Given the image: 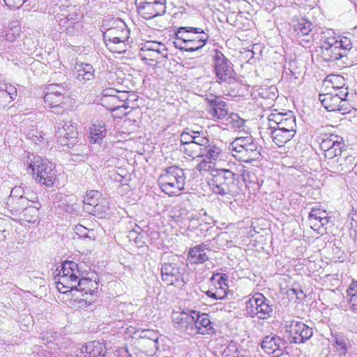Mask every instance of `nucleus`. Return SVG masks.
Returning <instances> with one entry per match:
<instances>
[{
	"label": "nucleus",
	"instance_id": "2eb2a0df",
	"mask_svg": "<svg viewBox=\"0 0 357 357\" xmlns=\"http://www.w3.org/2000/svg\"><path fill=\"white\" fill-rule=\"evenodd\" d=\"M105 352V343L94 340L86 342L81 349H77L73 357H103Z\"/></svg>",
	"mask_w": 357,
	"mask_h": 357
},
{
	"label": "nucleus",
	"instance_id": "338daca9",
	"mask_svg": "<svg viewBox=\"0 0 357 357\" xmlns=\"http://www.w3.org/2000/svg\"><path fill=\"white\" fill-rule=\"evenodd\" d=\"M328 223V220L327 218V214L326 213V216L322 218V219L319 221V229H321V228L324 227Z\"/></svg>",
	"mask_w": 357,
	"mask_h": 357
},
{
	"label": "nucleus",
	"instance_id": "473e14b6",
	"mask_svg": "<svg viewBox=\"0 0 357 357\" xmlns=\"http://www.w3.org/2000/svg\"><path fill=\"white\" fill-rule=\"evenodd\" d=\"M331 342H333V345L335 346L337 351L340 352V354H345L347 350V342L346 339L339 335H334L331 337Z\"/></svg>",
	"mask_w": 357,
	"mask_h": 357
},
{
	"label": "nucleus",
	"instance_id": "f03ea898",
	"mask_svg": "<svg viewBox=\"0 0 357 357\" xmlns=\"http://www.w3.org/2000/svg\"><path fill=\"white\" fill-rule=\"evenodd\" d=\"M321 41L320 56L327 62H333L347 56L352 48L350 38L345 36L336 37L331 29L322 33Z\"/></svg>",
	"mask_w": 357,
	"mask_h": 357
},
{
	"label": "nucleus",
	"instance_id": "052dcab7",
	"mask_svg": "<svg viewBox=\"0 0 357 357\" xmlns=\"http://www.w3.org/2000/svg\"><path fill=\"white\" fill-rule=\"evenodd\" d=\"M22 192L23 190L20 187H15L12 189L9 197H19L20 195H22Z\"/></svg>",
	"mask_w": 357,
	"mask_h": 357
},
{
	"label": "nucleus",
	"instance_id": "f3484780",
	"mask_svg": "<svg viewBox=\"0 0 357 357\" xmlns=\"http://www.w3.org/2000/svg\"><path fill=\"white\" fill-rule=\"evenodd\" d=\"M261 349L268 354H273L275 356H280L283 353L285 344L280 337L274 335L266 336L261 343Z\"/></svg>",
	"mask_w": 357,
	"mask_h": 357
},
{
	"label": "nucleus",
	"instance_id": "dca6fc26",
	"mask_svg": "<svg viewBox=\"0 0 357 357\" xmlns=\"http://www.w3.org/2000/svg\"><path fill=\"white\" fill-rule=\"evenodd\" d=\"M228 105L220 97L206 99V111L212 119H223L228 115Z\"/></svg>",
	"mask_w": 357,
	"mask_h": 357
},
{
	"label": "nucleus",
	"instance_id": "4c0bfd02",
	"mask_svg": "<svg viewBox=\"0 0 357 357\" xmlns=\"http://www.w3.org/2000/svg\"><path fill=\"white\" fill-rule=\"evenodd\" d=\"M107 130L105 123L100 119L92 121L89 134H102Z\"/></svg>",
	"mask_w": 357,
	"mask_h": 357
},
{
	"label": "nucleus",
	"instance_id": "e2e57ef3",
	"mask_svg": "<svg viewBox=\"0 0 357 357\" xmlns=\"http://www.w3.org/2000/svg\"><path fill=\"white\" fill-rule=\"evenodd\" d=\"M3 37L4 39L8 42H13L17 38L10 30L6 31Z\"/></svg>",
	"mask_w": 357,
	"mask_h": 357
},
{
	"label": "nucleus",
	"instance_id": "58836bf2",
	"mask_svg": "<svg viewBox=\"0 0 357 357\" xmlns=\"http://www.w3.org/2000/svg\"><path fill=\"white\" fill-rule=\"evenodd\" d=\"M183 137V135H181ZM186 138H190L192 142L200 147L207 149L209 147L210 141L204 135H184Z\"/></svg>",
	"mask_w": 357,
	"mask_h": 357
},
{
	"label": "nucleus",
	"instance_id": "2f4dec72",
	"mask_svg": "<svg viewBox=\"0 0 357 357\" xmlns=\"http://www.w3.org/2000/svg\"><path fill=\"white\" fill-rule=\"evenodd\" d=\"M277 125V129L280 130L284 132H289L291 131H294V128L296 127V122L294 118H284L281 119V121L278 123H275Z\"/></svg>",
	"mask_w": 357,
	"mask_h": 357
},
{
	"label": "nucleus",
	"instance_id": "aec40b11",
	"mask_svg": "<svg viewBox=\"0 0 357 357\" xmlns=\"http://www.w3.org/2000/svg\"><path fill=\"white\" fill-rule=\"evenodd\" d=\"M7 205L13 215H20L29 205V199L20 195L19 197H8Z\"/></svg>",
	"mask_w": 357,
	"mask_h": 357
},
{
	"label": "nucleus",
	"instance_id": "4be33fe9",
	"mask_svg": "<svg viewBox=\"0 0 357 357\" xmlns=\"http://www.w3.org/2000/svg\"><path fill=\"white\" fill-rule=\"evenodd\" d=\"M56 22H58L60 26L59 29L61 31L63 29H66V26H72L80 24L79 15L76 12L72 13L67 15H56Z\"/></svg>",
	"mask_w": 357,
	"mask_h": 357
},
{
	"label": "nucleus",
	"instance_id": "6ab92c4d",
	"mask_svg": "<svg viewBox=\"0 0 357 357\" xmlns=\"http://www.w3.org/2000/svg\"><path fill=\"white\" fill-rule=\"evenodd\" d=\"M210 251L211 250L204 244L197 245L190 249L188 260L190 264H203L208 260L209 257L207 253Z\"/></svg>",
	"mask_w": 357,
	"mask_h": 357
},
{
	"label": "nucleus",
	"instance_id": "a18cd8bd",
	"mask_svg": "<svg viewBox=\"0 0 357 357\" xmlns=\"http://www.w3.org/2000/svg\"><path fill=\"white\" fill-rule=\"evenodd\" d=\"M126 41H122L116 45L110 44L109 46V50L114 53L123 54L126 51Z\"/></svg>",
	"mask_w": 357,
	"mask_h": 357
},
{
	"label": "nucleus",
	"instance_id": "69168bd1",
	"mask_svg": "<svg viewBox=\"0 0 357 357\" xmlns=\"http://www.w3.org/2000/svg\"><path fill=\"white\" fill-rule=\"evenodd\" d=\"M205 294L208 297L217 300V294L215 293L214 287L209 289Z\"/></svg>",
	"mask_w": 357,
	"mask_h": 357
},
{
	"label": "nucleus",
	"instance_id": "ddd939ff",
	"mask_svg": "<svg viewBox=\"0 0 357 357\" xmlns=\"http://www.w3.org/2000/svg\"><path fill=\"white\" fill-rule=\"evenodd\" d=\"M67 89L61 84H49L45 89L44 101L47 106H55L56 109H61V105L63 103L64 95Z\"/></svg>",
	"mask_w": 357,
	"mask_h": 357
},
{
	"label": "nucleus",
	"instance_id": "7c9ffc66",
	"mask_svg": "<svg viewBox=\"0 0 357 357\" xmlns=\"http://www.w3.org/2000/svg\"><path fill=\"white\" fill-rule=\"evenodd\" d=\"M181 144L183 146V151L185 153L191 157H194L195 155L198 156L200 153H202V148L195 144L191 140L184 141L182 139Z\"/></svg>",
	"mask_w": 357,
	"mask_h": 357
},
{
	"label": "nucleus",
	"instance_id": "4468645a",
	"mask_svg": "<svg viewBox=\"0 0 357 357\" xmlns=\"http://www.w3.org/2000/svg\"><path fill=\"white\" fill-rule=\"evenodd\" d=\"M312 24L306 19L302 18L294 25V33L296 40L303 47L310 46L312 42L310 35Z\"/></svg>",
	"mask_w": 357,
	"mask_h": 357
},
{
	"label": "nucleus",
	"instance_id": "6e6552de",
	"mask_svg": "<svg viewBox=\"0 0 357 357\" xmlns=\"http://www.w3.org/2000/svg\"><path fill=\"white\" fill-rule=\"evenodd\" d=\"M234 181L235 174L232 171L218 167L213 170L211 178H208V183L215 193L224 195L231 192Z\"/></svg>",
	"mask_w": 357,
	"mask_h": 357
},
{
	"label": "nucleus",
	"instance_id": "37998d69",
	"mask_svg": "<svg viewBox=\"0 0 357 357\" xmlns=\"http://www.w3.org/2000/svg\"><path fill=\"white\" fill-rule=\"evenodd\" d=\"M294 135H270V137L274 142V143L279 147H282L284 144L291 140Z\"/></svg>",
	"mask_w": 357,
	"mask_h": 357
},
{
	"label": "nucleus",
	"instance_id": "9d476101",
	"mask_svg": "<svg viewBox=\"0 0 357 357\" xmlns=\"http://www.w3.org/2000/svg\"><path fill=\"white\" fill-rule=\"evenodd\" d=\"M138 14L146 20L162 15L166 10V0H135Z\"/></svg>",
	"mask_w": 357,
	"mask_h": 357
},
{
	"label": "nucleus",
	"instance_id": "13d9d810",
	"mask_svg": "<svg viewBox=\"0 0 357 357\" xmlns=\"http://www.w3.org/2000/svg\"><path fill=\"white\" fill-rule=\"evenodd\" d=\"M142 337H147L149 339L152 340L154 342H157L158 340V336L156 333L150 331H142Z\"/></svg>",
	"mask_w": 357,
	"mask_h": 357
},
{
	"label": "nucleus",
	"instance_id": "6e6d98bb",
	"mask_svg": "<svg viewBox=\"0 0 357 357\" xmlns=\"http://www.w3.org/2000/svg\"><path fill=\"white\" fill-rule=\"evenodd\" d=\"M76 234L84 238L89 237L88 235V229L82 225L76 227Z\"/></svg>",
	"mask_w": 357,
	"mask_h": 357
},
{
	"label": "nucleus",
	"instance_id": "8fccbe9b",
	"mask_svg": "<svg viewBox=\"0 0 357 357\" xmlns=\"http://www.w3.org/2000/svg\"><path fill=\"white\" fill-rule=\"evenodd\" d=\"M215 294H217V300L223 299L227 294V287L225 286H216L214 287Z\"/></svg>",
	"mask_w": 357,
	"mask_h": 357
},
{
	"label": "nucleus",
	"instance_id": "de8ad7c7",
	"mask_svg": "<svg viewBox=\"0 0 357 357\" xmlns=\"http://www.w3.org/2000/svg\"><path fill=\"white\" fill-rule=\"evenodd\" d=\"M12 101V96H10L6 90L0 91V108L6 107Z\"/></svg>",
	"mask_w": 357,
	"mask_h": 357
},
{
	"label": "nucleus",
	"instance_id": "79ce46f5",
	"mask_svg": "<svg viewBox=\"0 0 357 357\" xmlns=\"http://www.w3.org/2000/svg\"><path fill=\"white\" fill-rule=\"evenodd\" d=\"M73 296H75V302L77 303L76 307L79 308H85L89 306L92 301V296H85L79 297L78 295L75 296L73 294Z\"/></svg>",
	"mask_w": 357,
	"mask_h": 357
},
{
	"label": "nucleus",
	"instance_id": "c03bdc74",
	"mask_svg": "<svg viewBox=\"0 0 357 357\" xmlns=\"http://www.w3.org/2000/svg\"><path fill=\"white\" fill-rule=\"evenodd\" d=\"M326 211L319 208H313L309 214V220L319 222L322 218L326 216Z\"/></svg>",
	"mask_w": 357,
	"mask_h": 357
},
{
	"label": "nucleus",
	"instance_id": "0eeeda50",
	"mask_svg": "<svg viewBox=\"0 0 357 357\" xmlns=\"http://www.w3.org/2000/svg\"><path fill=\"white\" fill-rule=\"evenodd\" d=\"M180 316L181 317V324L186 329L190 327L192 332L202 335L215 333V329L208 314L191 310L189 314L182 313Z\"/></svg>",
	"mask_w": 357,
	"mask_h": 357
},
{
	"label": "nucleus",
	"instance_id": "1a4fd4ad",
	"mask_svg": "<svg viewBox=\"0 0 357 357\" xmlns=\"http://www.w3.org/2000/svg\"><path fill=\"white\" fill-rule=\"evenodd\" d=\"M245 310L251 317L266 319L272 316L273 306L262 294L256 293L246 302Z\"/></svg>",
	"mask_w": 357,
	"mask_h": 357
},
{
	"label": "nucleus",
	"instance_id": "774afa93",
	"mask_svg": "<svg viewBox=\"0 0 357 357\" xmlns=\"http://www.w3.org/2000/svg\"><path fill=\"white\" fill-rule=\"evenodd\" d=\"M309 221L311 225V227L313 229L318 230V231L319 230V222L315 221V220H309Z\"/></svg>",
	"mask_w": 357,
	"mask_h": 357
},
{
	"label": "nucleus",
	"instance_id": "864d4df0",
	"mask_svg": "<svg viewBox=\"0 0 357 357\" xmlns=\"http://www.w3.org/2000/svg\"><path fill=\"white\" fill-rule=\"evenodd\" d=\"M16 37L20 36L21 32L20 26L17 21L12 22L10 24L9 29Z\"/></svg>",
	"mask_w": 357,
	"mask_h": 357
},
{
	"label": "nucleus",
	"instance_id": "3c124183",
	"mask_svg": "<svg viewBox=\"0 0 357 357\" xmlns=\"http://www.w3.org/2000/svg\"><path fill=\"white\" fill-rule=\"evenodd\" d=\"M81 28V24H78L72 26H66V29H63L62 31H66L69 36H75L79 33Z\"/></svg>",
	"mask_w": 357,
	"mask_h": 357
},
{
	"label": "nucleus",
	"instance_id": "5fc2aeb1",
	"mask_svg": "<svg viewBox=\"0 0 357 357\" xmlns=\"http://www.w3.org/2000/svg\"><path fill=\"white\" fill-rule=\"evenodd\" d=\"M330 137H334V138L337 139L339 135H330ZM324 144L326 147L328 149L337 146L340 148V149H342L344 146V144L342 142H339L337 139H336L335 141H333V144L331 146L327 144V142L326 140L324 141Z\"/></svg>",
	"mask_w": 357,
	"mask_h": 357
},
{
	"label": "nucleus",
	"instance_id": "a878e982",
	"mask_svg": "<svg viewBox=\"0 0 357 357\" xmlns=\"http://www.w3.org/2000/svg\"><path fill=\"white\" fill-rule=\"evenodd\" d=\"M147 51L151 52L153 54H149V56L155 57L156 59H160L158 55H161L162 57H166L167 48L165 45L161 43L151 42L145 45Z\"/></svg>",
	"mask_w": 357,
	"mask_h": 357
},
{
	"label": "nucleus",
	"instance_id": "f257e3e1",
	"mask_svg": "<svg viewBox=\"0 0 357 357\" xmlns=\"http://www.w3.org/2000/svg\"><path fill=\"white\" fill-rule=\"evenodd\" d=\"M84 264H78L73 261L63 262L61 269L59 273V280L56 282V288L59 291L66 294L75 291L81 294L82 296H92L97 291L98 284L96 278L93 280L90 277H84L82 271Z\"/></svg>",
	"mask_w": 357,
	"mask_h": 357
},
{
	"label": "nucleus",
	"instance_id": "603ef678",
	"mask_svg": "<svg viewBox=\"0 0 357 357\" xmlns=\"http://www.w3.org/2000/svg\"><path fill=\"white\" fill-rule=\"evenodd\" d=\"M27 0H3L6 5L9 8H19Z\"/></svg>",
	"mask_w": 357,
	"mask_h": 357
},
{
	"label": "nucleus",
	"instance_id": "39448f33",
	"mask_svg": "<svg viewBox=\"0 0 357 357\" xmlns=\"http://www.w3.org/2000/svg\"><path fill=\"white\" fill-rule=\"evenodd\" d=\"M186 177L183 169L172 165L162 170L158 178L160 189L167 195H176L184 189Z\"/></svg>",
	"mask_w": 357,
	"mask_h": 357
},
{
	"label": "nucleus",
	"instance_id": "b1692460",
	"mask_svg": "<svg viewBox=\"0 0 357 357\" xmlns=\"http://www.w3.org/2000/svg\"><path fill=\"white\" fill-rule=\"evenodd\" d=\"M349 309L357 313V281L353 282L346 291Z\"/></svg>",
	"mask_w": 357,
	"mask_h": 357
},
{
	"label": "nucleus",
	"instance_id": "c85d7f7f",
	"mask_svg": "<svg viewBox=\"0 0 357 357\" xmlns=\"http://www.w3.org/2000/svg\"><path fill=\"white\" fill-rule=\"evenodd\" d=\"M254 138L252 135L236 137L231 143V146L234 151L237 153H242Z\"/></svg>",
	"mask_w": 357,
	"mask_h": 357
},
{
	"label": "nucleus",
	"instance_id": "680f3d73",
	"mask_svg": "<svg viewBox=\"0 0 357 357\" xmlns=\"http://www.w3.org/2000/svg\"><path fill=\"white\" fill-rule=\"evenodd\" d=\"M89 139L91 144H100L102 141V135H89Z\"/></svg>",
	"mask_w": 357,
	"mask_h": 357
},
{
	"label": "nucleus",
	"instance_id": "49530a36",
	"mask_svg": "<svg viewBox=\"0 0 357 357\" xmlns=\"http://www.w3.org/2000/svg\"><path fill=\"white\" fill-rule=\"evenodd\" d=\"M227 280L228 276L226 274L214 273L211 278L212 282L217 280L218 286H225L226 287H228L226 283Z\"/></svg>",
	"mask_w": 357,
	"mask_h": 357
},
{
	"label": "nucleus",
	"instance_id": "ea45409f",
	"mask_svg": "<svg viewBox=\"0 0 357 357\" xmlns=\"http://www.w3.org/2000/svg\"><path fill=\"white\" fill-rule=\"evenodd\" d=\"M116 22V27H111L108 29L106 31H112L114 33V36L119 37L121 36L120 34L126 31H130L124 22L121 20H116L115 21Z\"/></svg>",
	"mask_w": 357,
	"mask_h": 357
},
{
	"label": "nucleus",
	"instance_id": "c9c22d12",
	"mask_svg": "<svg viewBox=\"0 0 357 357\" xmlns=\"http://www.w3.org/2000/svg\"><path fill=\"white\" fill-rule=\"evenodd\" d=\"M260 149L261 146L255 139H253L250 141L249 144H247V147L244 151L248 153H250V157L251 160H254L259 158L260 155Z\"/></svg>",
	"mask_w": 357,
	"mask_h": 357
},
{
	"label": "nucleus",
	"instance_id": "09e8293b",
	"mask_svg": "<svg viewBox=\"0 0 357 357\" xmlns=\"http://www.w3.org/2000/svg\"><path fill=\"white\" fill-rule=\"evenodd\" d=\"M231 121L233 122V126L235 128H238L239 129L238 132L245 131L244 130V126L245 121L243 119H241L238 114H234L233 116H231Z\"/></svg>",
	"mask_w": 357,
	"mask_h": 357
},
{
	"label": "nucleus",
	"instance_id": "5701e85b",
	"mask_svg": "<svg viewBox=\"0 0 357 357\" xmlns=\"http://www.w3.org/2000/svg\"><path fill=\"white\" fill-rule=\"evenodd\" d=\"M31 204L34 205H28L22 213L23 220L27 222H35L38 218L40 204L33 201Z\"/></svg>",
	"mask_w": 357,
	"mask_h": 357
},
{
	"label": "nucleus",
	"instance_id": "4d7b16f0",
	"mask_svg": "<svg viewBox=\"0 0 357 357\" xmlns=\"http://www.w3.org/2000/svg\"><path fill=\"white\" fill-rule=\"evenodd\" d=\"M75 139L76 137H71L70 139H73V142L68 143L70 139H68V137H66V135H60L59 142H60L61 146H68V147H70L71 144H74Z\"/></svg>",
	"mask_w": 357,
	"mask_h": 357
},
{
	"label": "nucleus",
	"instance_id": "393cba45",
	"mask_svg": "<svg viewBox=\"0 0 357 357\" xmlns=\"http://www.w3.org/2000/svg\"><path fill=\"white\" fill-rule=\"evenodd\" d=\"M130 31H126L121 33L119 37L114 36V33L112 31H105L103 34V40L105 45L109 50L110 44L116 45L118 43L122 41H128L129 38Z\"/></svg>",
	"mask_w": 357,
	"mask_h": 357
},
{
	"label": "nucleus",
	"instance_id": "bf43d9fd",
	"mask_svg": "<svg viewBox=\"0 0 357 357\" xmlns=\"http://www.w3.org/2000/svg\"><path fill=\"white\" fill-rule=\"evenodd\" d=\"M6 93L10 96H12V100H13L16 96H17V89L16 88L10 84L9 86L7 85V89H6Z\"/></svg>",
	"mask_w": 357,
	"mask_h": 357
},
{
	"label": "nucleus",
	"instance_id": "bb28decb",
	"mask_svg": "<svg viewBox=\"0 0 357 357\" xmlns=\"http://www.w3.org/2000/svg\"><path fill=\"white\" fill-rule=\"evenodd\" d=\"M108 209L107 202L105 199H100L97 205L92 206H86V213L94 216L102 218Z\"/></svg>",
	"mask_w": 357,
	"mask_h": 357
},
{
	"label": "nucleus",
	"instance_id": "cd10ccee",
	"mask_svg": "<svg viewBox=\"0 0 357 357\" xmlns=\"http://www.w3.org/2000/svg\"><path fill=\"white\" fill-rule=\"evenodd\" d=\"M101 193L98 190L86 192L83 200V209L86 212V206H93L102 199Z\"/></svg>",
	"mask_w": 357,
	"mask_h": 357
},
{
	"label": "nucleus",
	"instance_id": "20e7f679",
	"mask_svg": "<svg viewBox=\"0 0 357 357\" xmlns=\"http://www.w3.org/2000/svg\"><path fill=\"white\" fill-rule=\"evenodd\" d=\"M174 46L182 51L197 52L201 50L209 38L208 29L193 26H181L176 32Z\"/></svg>",
	"mask_w": 357,
	"mask_h": 357
},
{
	"label": "nucleus",
	"instance_id": "f704fd0d",
	"mask_svg": "<svg viewBox=\"0 0 357 357\" xmlns=\"http://www.w3.org/2000/svg\"><path fill=\"white\" fill-rule=\"evenodd\" d=\"M217 164L215 162L208 160V158H203L197 166V169L200 172H210V174L213 173V170L217 169Z\"/></svg>",
	"mask_w": 357,
	"mask_h": 357
},
{
	"label": "nucleus",
	"instance_id": "423d86ee",
	"mask_svg": "<svg viewBox=\"0 0 357 357\" xmlns=\"http://www.w3.org/2000/svg\"><path fill=\"white\" fill-rule=\"evenodd\" d=\"M213 66L216 82L220 84L227 86L237 81V75L234 70L233 64L218 49L213 51Z\"/></svg>",
	"mask_w": 357,
	"mask_h": 357
},
{
	"label": "nucleus",
	"instance_id": "72a5a7b5",
	"mask_svg": "<svg viewBox=\"0 0 357 357\" xmlns=\"http://www.w3.org/2000/svg\"><path fill=\"white\" fill-rule=\"evenodd\" d=\"M327 84H331V87L335 90L341 87H345V80L343 76L339 75H330L325 80Z\"/></svg>",
	"mask_w": 357,
	"mask_h": 357
},
{
	"label": "nucleus",
	"instance_id": "c756f323",
	"mask_svg": "<svg viewBox=\"0 0 357 357\" xmlns=\"http://www.w3.org/2000/svg\"><path fill=\"white\" fill-rule=\"evenodd\" d=\"M76 130V126L70 121H60L54 126V132L59 134H74Z\"/></svg>",
	"mask_w": 357,
	"mask_h": 357
},
{
	"label": "nucleus",
	"instance_id": "f8f14e48",
	"mask_svg": "<svg viewBox=\"0 0 357 357\" xmlns=\"http://www.w3.org/2000/svg\"><path fill=\"white\" fill-rule=\"evenodd\" d=\"M289 333V341L290 343L302 344L308 340L313 335V330L302 321H291L287 325Z\"/></svg>",
	"mask_w": 357,
	"mask_h": 357
},
{
	"label": "nucleus",
	"instance_id": "9b49d317",
	"mask_svg": "<svg viewBox=\"0 0 357 357\" xmlns=\"http://www.w3.org/2000/svg\"><path fill=\"white\" fill-rule=\"evenodd\" d=\"M161 277L164 282L178 288L184 286L183 270L176 263L165 262L161 265Z\"/></svg>",
	"mask_w": 357,
	"mask_h": 357
},
{
	"label": "nucleus",
	"instance_id": "412c9836",
	"mask_svg": "<svg viewBox=\"0 0 357 357\" xmlns=\"http://www.w3.org/2000/svg\"><path fill=\"white\" fill-rule=\"evenodd\" d=\"M75 69L77 73V79L79 81H89L94 77V68L89 63L77 62Z\"/></svg>",
	"mask_w": 357,
	"mask_h": 357
},
{
	"label": "nucleus",
	"instance_id": "a19ab883",
	"mask_svg": "<svg viewBox=\"0 0 357 357\" xmlns=\"http://www.w3.org/2000/svg\"><path fill=\"white\" fill-rule=\"evenodd\" d=\"M340 87V89L334 90V92L333 93L337 97H340L339 99H340V100L342 101V104H343V105H347V107H348L349 103L347 99L349 95L348 87Z\"/></svg>",
	"mask_w": 357,
	"mask_h": 357
},
{
	"label": "nucleus",
	"instance_id": "e433bc0d",
	"mask_svg": "<svg viewBox=\"0 0 357 357\" xmlns=\"http://www.w3.org/2000/svg\"><path fill=\"white\" fill-rule=\"evenodd\" d=\"M206 149V158H208V160L216 162L218 160L221 159L222 153V149L220 147L217 146H211L209 145V147H208Z\"/></svg>",
	"mask_w": 357,
	"mask_h": 357
},
{
	"label": "nucleus",
	"instance_id": "7ed1b4c3",
	"mask_svg": "<svg viewBox=\"0 0 357 357\" xmlns=\"http://www.w3.org/2000/svg\"><path fill=\"white\" fill-rule=\"evenodd\" d=\"M23 158L27 172L31 174L36 182L46 188L54 185L56 174L52 163L30 152L26 153Z\"/></svg>",
	"mask_w": 357,
	"mask_h": 357
},
{
	"label": "nucleus",
	"instance_id": "a211bd4d",
	"mask_svg": "<svg viewBox=\"0 0 357 357\" xmlns=\"http://www.w3.org/2000/svg\"><path fill=\"white\" fill-rule=\"evenodd\" d=\"M340 97L335 96L333 93H327L326 94H319V100L321 105L331 112L339 111L345 113L348 111L349 107L343 105Z\"/></svg>",
	"mask_w": 357,
	"mask_h": 357
},
{
	"label": "nucleus",
	"instance_id": "0e129e2a",
	"mask_svg": "<svg viewBox=\"0 0 357 357\" xmlns=\"http://www.w3.org/2000/svg\"><path fill=\"white\" fill-rule=\"evenodd\" d=\"M232 351L234 352V357H236L235 355L237 354V349L234 346L229 347L224 350L223 354H225V357H227L229 356V353Z\"/></svg>",
	"mask_w": 357,
	"mask_h": 357
}]
</instances>
